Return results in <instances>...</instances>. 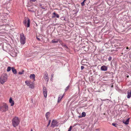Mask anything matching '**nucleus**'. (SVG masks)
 Here are the masks:
<instances>
[{"instance_id": "1", "label": "nucleus", "mask_w": 131, "mask_h": 131, "mask_svg": "<svg viewBox=\"0 0 131 131\" xmlns=\"http://www.w3.org/2000/svg\"><path fill=\"white\" fill-rule=\"evenodd\" d=\"M8 76L6 73L2 74L0 77V82L2 84H4L7 81Z\"/></svg>"}, {"instance_id": "2", "label": "nucleus", "mask_w": 131, "mask_h": 131, "mask_svg": "<svg viewBox=\"0 0 131 131\" xmlns=\"http://www.w3.org/2000/svg\"><path fill=\"white\" fill-rule=\"evenodd\" d=\"M20 121L18 117H15L12 120V124L14 127H15L18 125Z\"/></svg>"}, {"instance_id": "3", "label": "nucleus", "mask_w": 131, "mask_h": 131, "mask_svg": "<svg viewBox=\"0 0 131 131\" xmlns=\"http://www.w3.org/2000/svg\"><path fill=\"white\" fill-rule=\"evenodd\" d=\"M8 106L5 103L2 106H0V111L2 112H5L8 110Z\"/></svg>"}, {"instance_id": "4", "label": "nucleus", "mask_w": 131, "mask_h": 131, "mask_svg": "<svg viewBox=\"0 0 131 131\" xmlns=\"http://www.w3.org/2000/svg\"><path fill=\"white\" fill-rule=\"evenodd\" d=\"M23 24L24 25L27 27H29L30 26V20L28 18H27L23 21Z\"/></svg>"}, {"instance_id": "5", "label": "nucleus", "mask_w": 131, "mask_h": 131, "mask_svg": "<svg viewBox=\"0 0 131 131\" xmlns=\"http://www.w3.org/2000/svg\"><path fill=\"white\" fill-rule=\"evenodd\" d=\"M20 42L21 44H24L25 43V37L24 35H20Z\"/></svg>"}, {"instance_id": "6", "label": "nucleus", "mask_w": 131, "mask_h": 131, "mask_svg": "<svg viewBox=\"0 0 131 131\" xmlns=\"http://www.w3.org/2000/svg\"><path fill=\"white\" fill-rule=\"evenodd\" d=\"M58 122L55 120H53L52 122L51 127H54L55 126H58Z\"/></svg>"}, {"instance_id": "7", "label": "nucleus", "mask_w": 131, "mask_h": 131, "mask_svg": "<svg viewBox=\"0 0 131 131\" xmlns=\"http://www.w3.org/2000/svg\"><path fill=\"white\" fill-rule=\"evenodd\" d=\"M44 78L46 81L47 82L49 80V78L48 74L47 72H45V75L44 76Z\"/></svg>"}, {"instance_id": "8", "label": "nucleus", "mask_w": 131, "mask_h": 131, "mask_svg": "<svg viewBox=\"0 0 131 131\" xmlns=\"http://www.w3.org/2000/svg\"><path fill=\"white\" fill-rule=\"evenodd\" d=\"M101 69L102 71H106L107 70V66L104 65L101 67Z\"/></svg>"}, {"instance_id": "9", "label": "nucleus", "mask_w": 131, "mask_h": 131, "mask_svg": "<svg viewBox=\"0 0 131 131\" xmlns=\"http://www.w3.org/2000/svg\"><path fill=\"white\" fill-rule=\"evenodd\" d=\"M131 96V90H129L127 91V98L129 99Z\"/></svg>"}, {"instance_id": "10", "label": "nucleus", "mask_w": 131, "mask_h": 131, "mask_svg": "<svg viewBox=\"0 0 131 131\" xmlns=\"http://www.w3.org/2000/svg\"><path fill=\"white\" fill-rule=\"evenodd\" d=\"M9 102L11 103L10 105L11 106H13L14 105V102L13 100L11 97H10L9 99Z\"/></svg>"}, {"instance_id": "11", "label": "nucleus", "mask_w": 131, "mask_h": 131, "mask_svg": "<svg viewBox=\"0 0 131 131\" xmlns=\"http://www.w3.org/2000/svg\"><path fill=\"white\" fill-rule=\"evenodd\" d=\"M53 14L54 15L52 16V17L53 18H54L56 17L58 18H59V15L58 14L56 13L55 12H54L53 13Z\"/></svg>"}, {"instance_id": "12", "label": "nucleus", "mask_w": 131, "mask_h": 131, "mask_svg": "<svg viewBox=\"0 0 131 131\" xmlns=\"http://www.w3.org/2000/svg\"><path fill=\"white\" fill-rule=\"evenodd\" d=\"M30 78L31 79H32L34 81L35 80V75L34 74H31L30 76Z\"/></svg>"}, {"instance_id": "13", "label": "nucleus", "mask_w": 131, "mask_h": 131, "mask_svg": "<svg viewBox=\"0 0 131 131\" xmlns=\"http://www.w3.org/2000/svg\"><path fill=\"white\" fill-rule=\"evenodd\" d=\"M64 96L63 94L62 96H60V97H59L58 98V102L59 103L60 102L61 100L62 99Z\"/></svg>"}, {"instance_id": "14", "label": "nucleus", "mask_w": 131, "mask_h": 131, "mask_svg": "<svg viewBox=\"0 0 131 131\" xmlns=\"http://www.w3.org/2000/svg\"><path fill=\"white\" fill-rule=\"evenodd\" d=\"M50 113L49 112H47V113L45 115V116H46V118L47 119H48L49 118V116L50 115Z\"/></svg>"}, {"instance_id": "15", "label": "nucleus", "mask_w": 131, "mask_h": 131, "mask_svg": "<svg viewBox=\"0 0 131 131\" xmlns=\"http://www.w3.org/2000/svg\"><path fill=\"white\" fill-rule=\"evenodd\" d=\"M29 85L28 86H29L30 88H34V84L32 83H30Z\"/></svg>"}, {"instance_id": "16", "label": "nucleus", "mask_w": 131, "mask_h": 131, "mask_svg": "<svg viewBox=\"0 0 131 131\" xmlns=\"http://www.w3.org/2000/svg\"><path fill=\"white\" fill-rule=\"evenodd\" d=\"M12 69L13 72L14 74H16L17 73V71L14 67H12Z\"/></svg>"}, {"instance_id": "17", "label": "nucleus", "mask_w": 131, "mask_h": 131, "mask_svg": "<svg viewBox=\"0 0 131 131\" xmlns=\"http://www.w3.org/2000/svg\"><path fill=\"white\" fill-rule=\"evenodd\" d=\"M129 118L128 119L125 121H123V123L126 125L128 124L129 123Z\"/></svg>"}, {"instance_id": "18", "label": "nucleus", "mask_w": 131, "mask_h": 131, "mask_svg": "<svg viewBox=\"0 0 131 131\" xmlns=\"http://www.w3.org/2000/svg\"><path fill=\"white\" fill-rule=\"evenodd\" d=\"M43 93L44 97L46 98L47 95V91L43 92Z\"/></svg>"}, {"instance_id": "19", "label": "nucleus", "mask_w": 131, "mask_h": 131, "mask_svg": "<svg viewBox=\"0 0 131 131\" xmlns=\"http://www.w3.org/2000/svg\"><path fill=\"white\" fill-rule=\"evenodd\" d=\"M86 114L85 112H83L82 113V115L81 117H84L86 116Z\"/></svg>"}, {"instance_id": "20", "label": "nucleus", "mask_w": 131, "mask_h": 131, "mask_svg": "<svg viewBox=\"0 0 131 131\" xmlns=\"http://www.w3.org/2000/svg\"><path fill=\"white\" fill-rule=\"evenodd\" d=\"M58 40H57L56 41H55V39H53L52 40V43H55L58 42Z\"/></svg>"}, {"instance_id": "21", "label": "nucleus", "mask_w": 131, "mask_h": 131, "mask_svg": "<svg viewBox=\"0 0 131 131\" xmlns=\"http://www.w3.org/2000/svg\"><path fill=\"white\" fill-rule=\"evenodd\" d=\"M112 125L113 126H114L115 127H117V126L118 125L117 124H116V123H112Z\"/></svg>"}, {"instance_id": "22", "label": "nucleus", "mask_w": 131, "mask_h": 131, "mask_svg": "<svg viewBox=\"0 0 131 131\" xmlns=\"http://www.w3.org/2000/svg\"><path fill=\"white\" fill-rule=\"evenodd\" d=\"M43 92L47 91V89L45 87H43Z\"/></svg>"}, {"instance_id": "23", "label": "nucleus", "mask_w": 131, "mask_h": 131, "mask_svg": "<svg viewBox=\"0 0 131 131\" xmlns=\"http://www.w3.org/2000/svg\"><path fill=\"white\" fill-rule=\"evenodd\" d=\"M11 67H8V68H7V72H9L11 70Z\"/></svg>"}, {"instance_id": "24", "label": "nucleus", "mask_w": 131, "mask_h": 131, "mask_svg": "<svg viewBox=\"0 0 131 131\" xmlns=\"http://www.w3.org/2000/svg\"><path fill=\"white\" fill-rule=\"evenodd\" d=\"M25 83L28 86L30 83L28 81H25Z\"/></svg>"}, {"instance_id": "25", "label": "nucleus", "mask_w": 131, "mask_h": 131, "mask_svg": "<svg viewBox=\"0 0 131 131\" xmlns=\"http://www.w3.org/2000/svg\"><path fill=\"white\" fill-rule=\"evenodd\" d=\"M24 71L23 70L22 72H19L18 73L19 74H22L24 73Z\"/></svg>"}, {"instance_id": "26", "label": "nucleus", "mask_w": 131, "mask_h": 131, "mask_svg": "<svg viewBox=\"0 0 131 131\" xmlns=\"http://www.w3.org/2000/svg\"><path fill=\"white\" fill-rule=\"evenodd\" d=\"M84 3V2L83 1L81 3V5L82 6H84L85 5Z\"/></svg>"}, {"instance_id": "27", "label": "nucleus", "mask_w": 131, "mask_h": 131, "mask_svg": "<svg viewBox=\"0 0 131 131\" xmlns=\"http://www.w3.org/2000/svg\"><path fill=\"white\" fill-rule=\"evenodd\" d=\"M70 86L69 85L65 89V91H67L69 88Z\"/></svg>"}, {"instance_id": "28", "label": "nucleus", "mask_w": 131, "mask_h": 131, "mask_svg": "<svg viewBox=\"0 0 131 131\" xmlns=\"http://www.w3.org/2000/svg\"><path fill=\"white\" fill-rule=\"evenodd\" d=\"M72 126H70V127L69 128L68 131H71V129H72Z\"/></svg>"}, {"instance_id": "29", "label": "nucleus", "mask_w": 131, "mask_h": 131, "mask_svg": "<svg viewBox=\"0 0 131 131\" xmlns=\"http://www.w3.org/2000/svg\"><path fill=\"white\" fill-rule=\"evenodd\" d=\"M112 58L111 57H109V58H108V60L109 61L111 60H112Z\"/></svg>"}, {"instance_id": "30", "label": "nucleus", "mask_w": 131, "mask_h": 131, "mask_svg": "<svg viewBox=\"0 0 131 131\" xmlns=\"http://www.w3.org/2000/svg\"><path fill=\"white\" fill-rule=\"evenodd\" d=\"M51 123V121L50 120H49V122H48V125L47 126H48Z\"/></svg>"}, {"instance_id": "31", "label": "nucleus", "mask_w": 131, "mask_h": 131, "mask_svg": "<svg viewBox=\"0 0 131 131\" xmlns=\"http://www.w3.org/2000/svg\"><path fill=\"white\" fill-rule=\"evenodd\" d=\"M81 70H83L84 68V67L83 66H82L81 67Z\"/></svg>"}, {"instance_id": "32", "label": "nucleus", "mask_w": 131, "mask_h": 131, "mask_svg": "<svg viewBox=\"0 0 131 131\" xmlns=\"http://www.w3.org/2000/svg\"><path fill=\"white\" fill-rule=\"evenodd\" d=\"M94 131H99V130L98 129H96Z\"/></svg>"}, {"instance_id": "33", "label": "nucleus", "mask_w": 131, "mask_h": 131, "mask_svg": "<svg viewBox=\"0 0 131 131\" xmlns=\"http://www.w3.org/2000/svg\"><path fill=\"white\" fill-rule=\"evenodd\" d=\"M37 39L38 40H39V41L40 40V39H39V38H38V37H37Z\"/></svg>"}, {"instance_id": "34", "label": "nucleus", "mask_w": 131, "mask_h": 131, "mask_svg": "<svg viewBox=\"0 0 131 131\" xmlns=\"http://www.w3.org/2000/svg\"><path fill=\"white\" fill-rule=\"evenodd\" d=\"M64 47H66V48H67V46L66 45H65L64 46Z\"/></svg>"}, {"instance_id": "35", "label": "nucleus", "mask_w": 131, "mask_h": 131, "mask_svg": "<svg viewBox=\"0 0 131 131\" xmlns=\"http://www.w3.org/2000/svg\"><path fill=\"white\" fill-rule=\"evenodd\" d=\"M128 48H128V47H126V49H128Z\"/></svg>"}, {"instance_id": "36", "label": "nucleus", "mask_w": 131, "mask_h": 131, "mask_svg": "<svg viewBox=\"0 0 131 131\" xmlns=\"http://www.w3.org/2000/svg\"><path fill=\"white\" fill-rule=\"evenodd\" d=\"M53 75H51V77H52H52H53Z\"/></svg>"}, {"instance_id": "37", "label": "nucleus", "mask_w": 131, "mask_h": 131, "mask_svg": "<svg viewBox=\"0 0 131 131\" xmlns=\"http://www.w3.org/2000/svg\"><path fill=\"white\" fill-rule=\"evenodd\" d=\"M86 0H84V1H83L85 2V1H86Z\"/></svg>"}, {"instance_id": "38", "label": "nucleus", "mask_w": 131, "mask_h": 131, "mask_svg": "<svg viewBox=\"0 0 131 131\" xmlns=\"http://www.w3.org/2000/svg\"><path fill=\"white\" fill-rule=\"evenodd\" d=\"M81 116H79V117H81Z\"/></svg>"}, {"instance_id": "39", "label": "nucleus", "mask_w": 131, "mask_h": 131, "mask_svg": "<svg viewBox=\"0 0 131 131\" xmlns=\"http://www.w3.org/2000/svg\"><path fill=\"white\" fill-rule=\"evenodd\" d=\"M33 130L32 129H31V131H32Z\"/></svg>"}, {"instance_id": "40", "label": "nucleus", "mask_w": 131, "mask_h": 131, "mask_svg": "<svg viewBox=\"0 0 131 131\" xmlns=\"http://www.w3.org/2000/svg\"><path fill=\"white\" fill-rule=\"evenodd\" d=\"M127 77H128V76H127Z\"/></svg>"}]
</instances>
